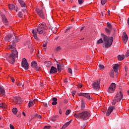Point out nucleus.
<instances>
[{"label":"nucleus","mask_w":129,"mask_h":129,"mask_svg":"<svg viewBox=\"0 0 129 129\" xmlns=\"http://www.w3.org/2000/svg\"><path fill=\"white\" fill-rule=\"evenodd\" d=\"M103 43V40H102V38H101L97 41V44L99 45V44H102Z\"/></svg>","instance_id":"bb28decb"},{"label":"nucleus","mask_w":129,"mask_h":129,"mask_svg":"<svg viewBox=\"0 0 129 129\" xmlns=\"http://www.w3.org/2000/svg\"><path fill=\"white\" fill-rule=\"evenodd\" d=\"M46 27V24L42 23L39 24L37 27V29H33L32 30L33 36L34 38L36 40V41H39V39L37 36V33H38L39 35L43 34V32H45L44 29Z\"/></svg>","instance_id":"f03ea898"},{"label":"nucleus","mask_w":129,"mask_h":129,"mask_svg":"<svg viewBox=\"0 0 129 129\" xmlns=\"http://www.w3.org/2000/svg\"><path fill=\"white\" fill-rule=\"evenodd\" d=\"M20 4L22 7H24V8H26V7H27V6H26V4H25V2H24V1L21 2Z\"/></svg>","instance_id":"2f4dec72"},{"label":"nucleus","mask_w":129,"mask_h":129,"mask_svg":"<svg viewBox=\"0 0 129 129\" xmlns=\"http://www.w3.org/2000/svg\"><path fill=\"white\" fill-rule=\"evenodd\" d=\"M127 24H128V25L129 26V18H128V20H127Z\"/></svg>","instance_id":"338daca9"},{"label":"nucleus","mask_w":129,"mask_h":129,"mask_svg":"<svg viewBox=\"0 0 129 129\" xmlns=\"http://www.w3.org/2000/svg\"><path fill=\"white\" fill-rule=\"evenodd\" d=\"M11 80H12V82H13V83H14V82H15V79H14V78H11Z\"/></svg>","instance_id":"13d9d810"},{"label":"nucleus","mask_w":129,"mask_h":129,"mask_svg":"<svg viewBox=\"0 0 129 129\" xmlns=\"http://www.w3.org/2000/svg\"><path fill=\"white\" fill-rule=\"evenodd\" d=\"M70 30H71V27L68 28V29H67L66 30V31H64V33H67L68 32V31H69Z\"/></svg>","instance_id":"ea45409f"},{"label":"nucleus","mask_w":129,"mask_h":129,"mask_svg":"<svg viewBox=\"0 0 129 129\" xmlns=\"http://www.w3.org/2000/svg\"><path fill=\"white\" fill-rule=\"evenodd\" d=\"M84 97H86V98H87V99H91V97H90V95H89V93H85Z\"/></svg>","instance_id":"4be33fe9"},{"label":"nucleus","mask_w":129,"mask_h":129,"mask_svg":"<svg viewBox=\"0 0 129 129\" xmlns=\"http://www.w3.org/2000/svg\"><path fill=\"white\" fill-rule=\"evenodd\" d=\"M36 12L41 19H45V15H44V12H43V10L38 9H36Z\"/></svg>","instance_id":"6e6552de"},{"label":"nucleus","mask_w":129,"mask_h":129,"mask_svg":"<svg viewBox=\"0 0 129 129\" xmlns=\"http://www.w3.org/2000/svg\"><path fill=\"white\" fill-rule=\"evenodd\" d=\"M33 105H34V101H33V100L29 101L28 107H31L33 106Z\"/></svg>","instance_id":"a878e982"},{"label":"nucleus","mask_w":129,"mask_h":129,"mask_svg":"<svg viewBox=\"0 0 129 129\" xmlns=\"http://www.w3.org/2000/svg\"><path fill=\"white\" fill-rule=\"evenodd\" d=\"M2 20L5 25H9V24L8 23V19H7V18H6L5 16H2Z\"/></svg>","instance_id":"dca6fc26"},{"label":"nucleus","mask_w":129,"mask_h":129,"mask_svg":"<svg viewBox=\"0 0 129 129\" xmlns=\"http://www.w3.org/2000/svg\"><path fill=\"white\" fill-rule=\"evenodd\" d=\"M43 48H46V47H47V43H45L44 44H43Z\"/></svg>","instance_id":"603ef678"},{"label":"nucleus","mask_w":129,"mask_h":129,"mask_svg":"<svg viewBox=\"0 0 129 129\" xmlns=\"http://www.w3.org/2000/svg\"><path fill=\"white\" fill-rule=\"evenodd\" d=\"M74 116L77 118L83 119V120H87V119L90 117V113L85 111L78 114L75 113L74 114Z\"/></svg>","instance_id":"39448f33"},{"label":"nucleus","mask_w":129,"mask_h":129,"mask_svg":"<svg viewBox=\"0 0 129 129\" xmlns=\"http://www.w3.org/2000/svg\"><path fill=\"white\" fill-rule=\"evenodd\" d=\"M78 87H79V88H82V84H79L78 86Z\"/></svg>","instance_id":"3c124183"},{"label":"nucleus","mask_w":129,"mask_h":129,"mask_svg":"<svg viewBox=\"0 0 129 129\" xmlns=\"http://www.w3.org/2000/svg\"><path fill=\"white\" fill-rule=\"evenodd\" d=\"M57 98H55V97L52 98V101H53V102H52V105H56L57 103H58L57 102Z\"/></svg>","instance_id":"f3484780"},{"label":"nucleus","mask_w":129,"mask_h":129,"mask_svg":"<svg viewBox=\"0 0 129 129\" xmlns=\"http://www.w3.org/2000/svg\"><path fill=\"white\" fill-rule=\"evenodd\" d=\"M68 72L69 73H70V74H72V70L70 68L68 69Z\"/></svg>","instance_id":"4c0bfd02"},{"label":"nucleus","mask_w":129,"mask_h":129,"mask_svg":"<svg viewBox=\"0 0 129 129\" xmlns=\"http://www.w3.org/2000/svg\"><path fill=\"white\" fill-rule=\"evenodd\" d=\"M59 114H62V110H61V109H59Z\"/></svg>","instance_id":"5fc2aeb1"},{"label":"nucleus","mask_w":129,"mask_h":129,"mask_svg":"<svg viewBox=\"0 0 129 129\" xmlns=\"http://www.w3.org/2000/svg\"><path fill=\"white\" fill-rule=\"evenodd\" d=\"M60 50H61V47H60V46H58L57 47H56V51H60Z\"/></svg>","instance_id":"79ce46f5"},{"label":"nucleus","mask_w":129,"mask_h":129,"mask_svg":"<svg viewBox=\"0 0 129 129\" xmlns=\"http://www.w3.org/2000/svg\"><path fill=\"white\" fill-rule=\"evenodd\" d=\"M35 117H37L38 118H41V116L40 115L36 114Z\"/></svg>","instance_id":"a18cd8bd"},{"label":"nucleus","mask_w":129,"mask_h":129,"mask_svg":"<svg viewBox=\"0 0 129 129\" xmlns=\"http://www.w3.org/2000/svg\"><path fill=\"white\" fill-rule=\"evenodd\" d=\"M75 93H76V91H73L72 92V94L73 96H74V95H75Z\"/></svg>","instance_id":"c03bdc74"},{"label":"nucleus","mask_w":129,"mask_h":129,"mask_svg":"<svg viewBox=\"0 0 129 129\" xmlns=\"http://www.w3.org/2000/svg\"><path fill=\"white\" fill-rule=\"evenodd\" d=\"M18 16L19 17V18H23V13H22V12H19L18 13Z\"/></svg>","instance_id":"f704fd0d"},{"label":"nucleus","mask_w":129,"mask_h":129,"mask_svg":"<svg viewBox=\"0 0 129 129\" xmlns=\"http://www.w3.org/2000/svg\"><path fill=\"white\" fill-rule=\"evenodd\" d=\"M114 109H115V108L114 106H110L106 112V115H107V116H108V115H110L111 112L113 111Z\"/></svg>","instance_id":"1a4fd4ad"},{"label":"nucleus","mask_w":129,"mask_h":129,"mask_svg":"<svg viewBox=\"0 0 129 129\" xmlns=\"http://www.w3.org/2000/svg\"><path fill=\"white\" fill-rule=\"evenodd\" d=\"M105 32L107 33V34H110V32H111V29H110L109 28H105Z\"/></svg>","instance_id":"7c9ffc66"},{"label":"nucleus","mask_w":129,"mask_h":129,"mask_svg":"<svg viewBox=\"0 0 129 129\" xmlns=\"http://www.w3.org/2000/svg\"><path fill=\"white\" fill-rule=\"evenodd\" d=\"M102 38L105 48H109L112 45V42H113V37H108L103 33L102 34Z\"/></svg>","instance_id":"20e7f679"},{"label":"nucleus","mask_w":129,"mask_h":129,"mask_svg":"<svg viewBox=\"0 0 129 129\" xmlns=\"http://www.w3.org/2000/svg\"><path fill=\"white\" fill-rule=\"evenodd\" d=\"M125 72H127V67H125Z\"/></svg>","instance_id":"052dcab7"},{"label":"nucleus","mask_w":129,"mask_h":129,"mask_svg":"<svg viewBox=\"0 0 129 129\" xmlns=\"http://www.w3.org/2000/svg\"><path fill=\"white\" fill-rule=\"evenodd\" d=\"M44 106H45V107H47V106H48V104L47 103H45L44 104Z\"/></svg>","instance_id":"4d7b16f0"},{"label":"nucleus","mask_w":129,"mask_h":129,"mask_svg":"<svg viewBox=\"0 0 129 129\" xmlns=\"http://www.w3.org/2000/svg\"><path fill=\"white\" fill-rule=\"evenodd\" d=\"M12 112H13L14 114L18 113V109L17 108H13L12 109Z\"/></svg>","instance_id":"b1692460"},{"label":"nucleus","mask_w":129,"mask_h":129,"mask_svg":"<svg viewBox=\"0 0 129 129\" xmlns=\"http://www.w3.org/2000/svg\"><path fill=\"white\" fill-rule=\"evenodd\" d=\"M22 12H23V13H25V12H27V9H24L22 10Z\"/></svg>","instance_id":"6e6d98bb"},{"label":"nucleus","mask_w":129,"mask_h":129,"mask_svg":"<svg viewBox=\"0 0 129 129\" xmlns=\"http://www.w3.org/2000/svg\"><path fill=\"white\" fill-rule=\"evenodd\" d=\"M78 95H79V96H85V93H80L78 94Z\"/></svg>","instance_id":"c9c22d12"},{"label":"nucleus","mask_w":129,"mask_h":129,"mask_svg":"<svg viewBox=\"0 0 129 129\" xmlns=\"http://www.w3.org/2000/svg\"><path fill=\"white\" fill-rule=\"evenodd\" d=\"M99 82L100 81H95L92 84V86L94 89H99V88H100V84L99 83Z\"/></svg>","instance_id":"0eeeda50"},{"label":"nucleus","mask_w":129,"mask_h":129,"mask_svg":"<svg viewBox=\"0 0 129 129\" xmlns=\"http://www.w3.org/2000/svg\"><path fill=\"white\" fill-rule=\"evenodd\" d=\"M13 39H15L11 42L12 45L10 46L12 53L10 54H7L6 55V59L10 64H12L16 62V58H18V51L15 47H16V44L20 41V39L18 36H16V34L14 33L12 35H8L5 38V41H7V42H9L10 40H13Z\"/></svg>","instance_id":"f257e3e1"},{"label":"nucleus","mask_w":129,"mask_h":129,"mask_svg":"<svg viewBox=\"0 0 129 129\" xmlns=\"http://www.w3.org/2000/svg\"><path fill=\"white\" fill-rule=\"evenodd\" d=\"M46 50H47V48L46 47H44V50L46 51Z\"/></svg>","instance_id":"774afa93"},{"label":"nucleus","mask_w":129,"mask_h":129,"mask_svg":"<svg viewBox=\"0 0 129 129\" xmlns=\"http://www.w3.org/2000/svg\"><path fill=\"white\" fill-rule=\"evenodd\" d=\"M63 102H64V103H66V104L68 103V100H67V99L64 100Z\"/></svg>","instance_id":"864d4df0"},{"label":"nucleus","mask_w":129,"mask_h":129,"mask_svg":"<svg viewBox=\"0 0 129 129\" xmlns=\"http://www.w3.org/2000/svg\"><path fill=\"white\" fill-rule=\"evenodd\" d=\"M107 25L108 29H109L111 30H112V25H111V24L110 23H109V22L107 23Z\"/></svg>","instance_id":"c85d7f7f"},{"label":"nucleus","mask_w":129,"mask_h":129,"mask_svg":"<svg viewBox=\"0 0 129 129\" xmlns=\"http://www.w3.org/2000/svg\"><path fill=\"white\" fill-rule=\"evenodd\" d=\"M123 98V95L122 94V92L120 91L119 93H117L115 96L114 97L113 100L111 102L112 105H115L116 104V102H120L119 105H118L117 108H120L121 107V103L122 102H120V100Z\"/></svg>","instance_id":"7ed1b4c3"},{"label":"nucleus","mask_w":129,"mask_h":129,"mask_svg":"<svg viewBox=\"0 0 129 129\" xmlns=\"http://www.w3.org/2000/svg\"><path fill=\"white\" fill-rule=\"evenodd\" d=\"M14 10H15L16 12H19L20 11V9L18 7H16Z\"/></svg>","instance_id":"8fccbe9b"},{"label":"nucleus","mask_w":129,"mask_h":129,"mask_svg":"<svg viewBox=\"0 0 129 129\" xmlns=\"http://www.w3.org/2000/svg\"><path fill=\"white\" fill-rule=\"evenodd\" d=\"M118 59L119 60V61H122V60H123V59H124V55H118Z\"/></svg>","instance_id":"6ab92c4d"},{"label":"nucleus","mask_w":129,"mask_h":129,"mask_svg":"<svg viewBox=\"0 0 129 129\" xmlns=\"http://www.w3.org/2000/svg\"><path fill=\"white\" fill-rule=\"evenodd\" d=\"M0 95H2L3 97L6 96V91H5V89L2 87L0 85Z\"/></svg>","instance_id":"ddd939ff"},{"label":"nucleus","mask_w":129,"mask_h":129,"mask_svg":"<svg viewBox=\"0 0 129 129\" xmlns=\"http://www.w3.org/2000/svg\"><path fill=\"white\" fill-rule=\"evenodd\" d=\"M73 9L74 10H76V6H74V7H73Z\"/></svg>","instance_id":"69168bd1"},{"label":"nucleus","mask_w":129,"mask_h":129,"mask_svg":"<svg viewBox=\"0 0 129 129\" xmlns=\"http://www.w3.org/2000/svg\"><path fill=\"white\" fill-rule=\"evenodd\" d=\"M56 66L57 67V70L58 72H61V68H62V65L60 64L59 62L56 63Z\"/></svg>","instance_id":"a211bd4d"},{"label":"nucleus","mask_w":129,"mask_h":129,"mask_svg":"<svg viewBox=\"0 0 129 129\" xmlns=\"http://www.w3.org/2000/svg\"><path fill=\"white\" fill-rule=\"evenodd\" d=\"M10 127L11 129H15V127L14 126V125H12V124H10Z\"/></svg>","instance_id":"37998d69"},{"label":"nucleus","mask_w":129,"mask_h":129,"mask_svg":"<svg viewBox=\"0 0 129 129\" xmlns=\"http://www.w3.org/2000/svg\"><path fill=\"white\" fill-rule=\"evenodd\" d=\"M15 100H16V101H17V102H19V100H20V98L16 97L15 98Z\"/></svg>","instance_id":"de8ad7c7"},{"label":"nucleus","mask_w":129,"mask_h":129,"mask_svg":"<svg viewBox=\"0 0 129 129\" xmlns=\"http://www.w3.org/2000/svg\"><path fill=\"white\" fill-rule=\"evenodd\" d=\"M19 4H20V3H22L23 2V0H18Z\"/></svg>","instance_id":"e2e57ef3"},{"label":"nucleus","mask_w":129,"mask_h":129,"mask_svg":"<svg viewBox=\"0 0 129 129\" xmlns=\"http://www.w3.org/2000/svg\"><path fill=\"white\" fill-rule=\"evenodd\" d=\"M106 3V0H101V5H102V6H104Z\"/></svg>","instance_id":"72a5a7b5"},{"label":"nucleus","mask_w":129,"mask_h":129,"mask_svg":"<svg viewBox=\"0 0 129 129\" xmlns=\"http://www.w3.org/2000/svg\"><path fill=\"white\" fill-rule=\"evenodd\" d=\"M50 127H51V126L46 125L44 127V128L50 129Z\"/></svg>","instance_id":"09e8293b"},{"label":"nucleus","mask_w":129,"mask_h":129,"mask_svg":"<svg viewBox=\"0 0 129 129\" xmlns=\"http://www.w3.org/2000/svg\"><path fill=\"white\" fill-rule=\"evenodd\" d=\"M44 64L46 67L49 68L51 66V61H44Z\"/></svg>","instance_id":"aec40b11"},{"label":"nucleus","mask_w":129,"mask_h":129,"mask_svg":"<svg viewBox=\"0 0 129 129\" xmlns=\"http://www.w3.org/2000/svg\"><path fill=\"white\" fill-rule=\"evenodd\" d=\"M110 76L112 77V78H113V77H114V72L113 71H111L110 72Z\"/></svg>","instance_id":"c756f323"},{"label":"nucleus","mask_w":129,"mask_h":129,"mask_svg":"<svg viewBox=\"0 0 129 129\" xmlns=\"http://www.w3.org/2000/svg\"><path fill=\"white\" fill-rule=\"evenodd\" d=\"M49 73L50 74H56V73H57V68L52 66L49 71Z\"/></svg>","instance_id":"f8f14e48"},{"label":"nucleus","mask_w":129,"mask_h":129,"mask_svg":"<svg viewBox=\"0 0 129 129\" xmlns=\"http://www.w3.org/2000/svg\"><path fill=\"white\" fill-rule=\"evenodd\" d=\"M85 107V103L83 101V100H82V103H81V109H84Z\"/></svg>","instance_id":"cd10ccee"},{"label":"nucleus","mask_w":129,"mask_h":129,"mask_svg":"<svg viewBox=\"0 0 129 129\" xmlns=\"http://www.w3.org/2000/svg\"><path fill=\"white\" fill-rule=\"evenodd\" d=\"M126 57H128L129 56V50H127L125 54Z\"/></svg>","instance_id":"a19ab883"},{"label":"nucleus","mask_w":129,"mask_h":129,"mask_svg":"<svg viewBox=\"0 0 129 129\" xmlns=\"http://www.w3.org/2000/svg\"><path fill=\"white\" fill-rule=\"evenodd\" d=\"M0 107L2 108H6L7 105L4 103H0Z\"/></svg>","instance_id":"393cba45"},{"label":"nucleus","mask_w":129,"mask_h":129,"mask_svg":"<svg viewBox=\"0 0 129 129\" xmlns=\"http://www.w3.org/2000/svg\"><path fill=\"white\" fill-rule=\"evenodd\" d=\"M9 8L10 11H12V10H15V9H16V7H15V5L13 4H10L9 6Z\"/></svg>","instance_id":"412c9836"},{"label":"nucleus","mask_w":129,"mask_h":129,"mask_svg":"<svg viewBox=\"0 0 129 129\" xmlns=\"http://www.w3.org/2000/svg\"><path fill=\"white\" fill-rule=\"evenodd\" d=\"M98 66H99L100 70H103V69H104V66H103L102 64H99Z\"/></svg>","instance_id":"473e14b6"},{"label":"nucleus","mask_w":129,"mask_h":129,"mask_svg":"<svg viewBox=\"0 0 129 129\" xmlns=\"http://www.w3.org/2000/svg\"><path fill=\"white\" fill-rule=\"evenodd\" d=\"M59 117V116H58L57 115H55V116H53L51 118V119L52 120V121H56V119H55V118H57Z\"/></svg>","instance_id":"5701e85b"},{"label":"nucleus","mask_w":129,"mask_h":129,"mask_svg":"<svg viewBox=\"0 0 129 129\" xmlns=\"http://www.w3.org/2000/svg\"><path fill=\"white\" fill-rule=\"evenodd\" d=\"M21 66L25 69V70H29V63L26 58H23L21 62Z\"/></svg>","instance_id":"423d86ee"},{"label":"nucleus","mask_w":129,"mask_h":129,"mask_svg":"<svg viewBox=\"0 0 129 129\" xmlns=\"http://www.w3.org/2000/svg\"><path fill=\"white\" fill-rule=\"evenodd\" d=\"M22 113H23L24 116H26V113L24 112H23Z\"/></svg>","instance_id":"0e129e2a"},{"label":"nucleus","mask_w":129,"mask_h":129,"mask_svg":"<svg viewBox=\"0 0 129 129\" xmlns=\"http://www.w3.org/2000/svg\"><path fill=\"white\" fill-rule=\"evenodd\" d=\"M113 69L115 73H118V64H115L113 67Z\"/></svg>","instance_id":"2eb2a0df"},{"label":"nucleus","mask_w":129,"mask_h":129,"mask_svg":"<svg viewBox=\"0 0 129 129\" xmlns=\"http://www.w3.org/2000/svg\"><path fill=\"white\" fill-rule=\"evenodd\" d=\"M114 90H115V84L113 83L109 87L108 89V92H109V93H112V92H113Z\"/></svg>","instance_id":"9d476101"},{"label":"nucleus","mask_w":129,"mask_h":129,"mask_svg":"<svg viewBox=\"0 0 129 129\" xmlns=\"http://www.w3.org/2000/svg\"><path fill=\"white\" fill-rule=\"evenodd\" d=\"M79 5H82L83 4V0H78Z\"/></svg>","instance_id":"58836bf2"},{"label":"nucleus","mask_w":129,"mask_h":129,"mask_svg":"<svg viewBox=\"0 0 129 129\" xmlns=\"http://www.w3.org/2000/svg\"><path fill=\"white\" fill-rule=\"evenodd\" d=\"M83 30H84V27H82L80 30V31L81 32Z\"/></svg>","instance_id":"680f3d73"},{"label":"nucleus","mask_w":129,"mask_h":129,"mask_svg":"<svg viewBox=\"0 0 129 129\" xmlns=\"http://www.w3.org/2000/svg\"><path fill=\"white\" fill-rule=\"evenodd\" d=\"M32 101H33V103H36V102H38V100L37 99H34Z\"/></svg>","instance_id":"49530a36"},{"label":"nucleus","mask_w":129,"mask_h":129,"mask_svg":"<svg viewBox=\"0 0 129 129\" xmlns=\"http://www.w3.org/2000/svg\"><path fill=\"white\" fill-rule=\"evenodd\" d=\"M31 67L32 68L36 69V71H39L40 70V67H38V64L36 61H33L31 62Z\"/></svg>","instance_id":"9b49d317"},{"label":"nucleus","mask_w":129,"mask_h":129,"mask_svg":"<svg viewBox=\"0 0 129 129\" xmlns=\"http://www.w3.org/2000/svg\"><path fill=\"white\" fill-rule=\"evenodd\" d=\"M67 82H68V81H67V79H66L64 80V83H67Z\"/></svg>","instance_id":"bf43d9fd"},{"label":"nucleus","mask_w":129,"mask_h":129,"mask_svg":"<svg viewBox=\"0 0 129 129\" xmlns=\"http://www.w3.org/2000/svg\"><path fill=\"white\" fill-rule=\"evenodd\" d=\"M70 112H71V110H67L66 112V115H69V114L70 113Z\"/></svg>","instance_id":"e433bc0d"},{"label":"nucleus","mask_w":129,"mask_h":129,"mask_svg":"<svg viewBox=\"0 0 129 129\" xmlns=\"http://www.w3.org/2000/svg\"><path fill=\"white\" fill-rule=\"evenodd\" d=\"M122 40L124 44H126V42H127V40H128V37L127 36V35L124 34L122 36Z\"/></svg>","instance_id":"4468645a"}]
</instances>
